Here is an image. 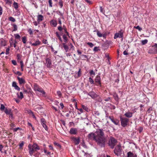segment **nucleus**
<instances>
[{
    "instance_id": "5fc2aeb1",
    "label": "nucleus",
    "mask_w": 157,
    "mask_h": 157,
    "mask_svg": "<svg viewBox=\"0 0 157 157\" xmlns=\"http://www.w3.org/2000/svg\"><path fill=\"white\" fill-rule=\"evenodd\" d=\"M17 86V85L16 82H13L12 83V86L14 88V87H16V86Z\"/></svg>"
},
{
    "instance_id": "4be33fe9",
    "label": "nucleus",
    "mask_w": 157,
    "mask_h": 157,
    "mask_svg": "<svg viewBox=\"0 0 157 157\" xmlns=\"http://www.w3.org/2000/svg\"><path fill=\"white\" fill-rule=\"evenodd\" d=\"M50 23L52 26L56 27L57 25V22L56 21L52 20L50 22Z\"/></svg>"
},
{
    "instance_id": "7c9ffc66",
    "label": "nucleus",
    "mask_w": 157,
    "mask_h": 157,
    "mask_svg": "<svg viewBox=\"0 0 157 157\" xmlns=\"http://www.w3.org/2000/svg\"><path fill=\"white\" fill-rule=\"evenodd\" d=\"M148 42V40L147 39L144 40H142L141 41L142 44L143 45H145Z\"/></svg>"
},
{
    "instance_id": "f257e3e1",
    "label": "nucleus",
    "mask_w": 157,
    "mask_h": 157,
    "mask_svg": "<svg viewBox=\"0 0 157 157\" xmlns=\"http://www.w3.org/2000/svg\"><path fill=\"white\" fill-rule=\"evenodd\" d=\"M87 137L89 140L95 141L97 144L101 147L105 146V138L103 130L98 129L94 133L91 132L89 134Z\"/></svg>"
},
{
    "instance_id": "f3484780",
    "label": "nucleus",
    "mask_w": 157,
    "mask_h": 157,
    "mask_svg": "<svg viewBox=\"0 0 157 157\" xmlns=\"http://www.w3.org/2000/svg\"><path fill=\"white\" fill-rule=\"evenodd\" d=\"M4 112L6 114L11 115V113L12 112L11 109H7V108H6Z\"/></svg>"
},
{
    "instance_id": "052dcab7",
    "label": "nucleus",
    "mask_w": 157,
    "mask_h": 157,
    "mask_svg": "<svg viewBox=\"0 0 157 157\" xmlns=\"http://www.w3.org/2000/svg\"><path fill=\"white\" fill-rule=\"evenodd\" d=\"M20 63L21 64V68H23V67L24 66L23 63L22 61H21Z\"/></svg>"
},
{
    "instance_id": "2f4dec72",
    "label": "nucleus",
    "mask_w": 157,
    "mask_h": 157,
    "mask_svg": "<svg viewBox=\"0 0 157 157\" xmlns=\"http://www.w3.org/2000/svg\"><path fill=\"white\" fill-rule=\"evenodd\" d=\"M9 19L10 21L13 22H14L16 21L15 19L12 17H9Z\"/></svg>"
},
{
    "instance_id": "7ed1b4c3",
    "label": "nucleus",
    "mask_w": 157,
    "mask_h": 157,
    "mask_svg": "<svg viewBox=\"0 0 157 157\" xmlns=\"http://www.w3.org/2000/svg\"><path fill=\"white\" fill-rule=\"evenodd\" d=\"M121 145L120 143L117 145L114 150V152L117 156L121 155L122 152Z\"/></svg>"
},
{
    "instance_id": "0eeeda50",
    "label": "nucleus",
    "mask_w": 157,
    "mask_h": 157,
    "mask_svg": "<svg viewBox=\"0 0 157 157\" xmlns=\"http://www.w3.org/2000/svg\"><path fill=\"white\" fill-rule=\"evenodd\" d=\"M95 84L97 86H101V77L99 75H97L96 76L95 80Z\"/></svg>"
},
{
    "instance_id": "4468645a",
    "label": "nucleus",
    "mask_w": 157,
    "mask_h": 157,
    "mask_svg": "<svg viewBox=\"0 0 157 157\" xmlns=\"http://www.w3.org/2000/svg\"><path fill=\"white\" fill-rule=\"evenodd\" d=\"M30 44L32 46H36L40 44V42L39 40H37L35 41V43H32L31 42Z\"/></svg>"
},
{
    "instance_id": "c03bdc74",
    "label": "nucleus",
    "mask_w": 157,
    "mask_h": 157,
    "mask_svg": "<svg viewBox=\"0 0 157 157\" xmlns=\"http://www.w3.org/2000/svg\"><path fill=\"white\" fill-rule=\"evenodd\" d=\"M97 98V100L98 101L100 102H101L102 101V100L101 97L99 96L98 95V97Z\"/></svg>"
},
{
    "instance_id": "ea45409f",
    "label": "nucleus",
    "mask_w": 157,
    "mask_h": 157,
    "mask_svg": "<svg viewBox=\"0 0 157 157\" xmlns=\"http://www.w3.org/2000/svg\"><path fill=\"white\" fill-rule=\"evenodd\" d=\"M59 5L60 6V8H62L63 5V2L62 1H59Z\"/></svg>"
},
{
    "instance_id": "ddd939ff",
    "label": "nucleus",
    "mask_w": 157,
    "mask_h": 157,
    "mask_svg": "<svg viewBox=\"0 0 157 157\" xmlns=\"http://www.w3.org/2000/svg\"><path fill=\"white\" fill-rule=\"evenodd\" d=\"M70 133L71 134L75 135L77 133V129L76 128H71L70 131Z\"/></svg>"
},
{
    "instance_id": "f704fd0d",
    "label": "nucleus",
    "mask_w": 157,
    "mask_h": 157,
    "mask_svg": "<svg viewBox=\"0 0 157 157\" xmlns=\"http://www.w3.org/2000/svg\"><path fill=\"white\" fill-rule=\"evenodd\" d=\"M89 81L90 82L91 84H94V81L92 78L91 77H90L89 79Z\"/></svg>"
},
{
    "instance_id": "58836bf2",
    "label": "nucleus",
    "mask_w": 157,
    "mask_h": 157,
    "mask_svg": "<svg viewBox=\"0 0 157 157\" xmlns=\"http://www.w3.org/2000/svg\"><path fill=\"white\" fill-rule=\"evenodd\" d=\"M57 93L59 98L61 97L62 94L60 91H58L57 92Z\"/></svg>"
},
{
    "instance_id": "3c124183",
    "label": "nucleus",
    "mask_w": 157,
    "mask_h": 157,
    "mask_svg": "<svg viewBox=\"0 0 157 157\" xmlns=\"http://www.w3.org/2000/svg\"><path fill=\"white\" fill-rule=\"evenodd\" d=\"M48 2H49V6L50 7H52V0H49Z\"/></svg>"
},
{
    "instance_id": "a19ab883",
    "label": "nucleus",
    "mask_w": 157,
    "mask_h": 157,
    "mask_svg": "<svg viewBox=\"0 0 157 157\" xmlns=\"http://www.w3.org/2000/svg\"><path fill=\"white\" fill-rule=\"evenodd\" d=\"M134 28L136 29H138L139 31H140L142 30V28H141L139 25H138L137 26H134Z\"/></svg>"
},
{
    "instance_id": "338daca9",
    "label": "nucleus",
    "mask_w": 157,
    "mask_h": 157,
    "mask_svg": "<svg viewBox=\"0 0 157 157\" xmlns=\"http://www.w3.org/2000/svg\"><path fill=\"white\" fill-rule=\"evenodd\" d=\"M19 129H20V128H19V127H17V128H13V131H14L16 132L17 130H19Z\"/></svg>"
},
{
    "instance_id": "e433bc0d",
    "label": "nucleus",
    "mask_w": 157,
    "mask_h": 157,
    "mask_svg": "<svg viewBox=\"0 0 157 157\" xmlns=\"http://www.w3.org/2000/svg\"><path fill=\"white\" fill-rule=\"evenodd\" d=\"M22 41L24 44H25L26 42V37L25 36L23 37L22 38Z\"/></svg>"
},
{
    "instance_id": "4c0bfd02",
    "label": "nucleus",
    "mask_w": 157,
    "mask_h": 157,
    "mask_svg": "<svg viewBox=\"0 0 157 157\" xmlns=\"http://www.w3.org/2000/svg\"><path fill=\"white\" fill-rule=\"evenodd\" d=\"M28 32L30 35H32L33 34V32L31 29H29L28 30Z\"/></svg>"
},
{
    "instance_id": "2eb2a0df",
    "label": "nucleus",
    "mask_w": 157,
    "mask_h": 157,
    "mask_svg": "<svg viewBox=\"0 0 157 157\" xmlns=\"http://www.w3.org/2000/svg\"><path fill=\"white\" fill-rule=\"evenodd\" d=\"M0 40V44L1 46H5L6 45V41L3 38H1Z\"/></svg>"
},
{
    "instance_id": "e2e57ef3",
    "label": "nucleus",
    "mask_w": 157,
    "mask_h": 157,
    "mask_svg": "<svg viewBox=\"0 0 157 157\" xmlns=\"http://www.w3.org/2000/svg\"><path fill=\"white\" fill-rule=\"evenodd\" d=\"M14 88L16 90H17L18 91H19L20 89V88L17 85L16 86V87H14Z\"/></svg>"
},
{
    "instance_id": "bb28decb",
    "label": "nucleus",
    "mask_w": 157,
    "mask_h": 157,
    "mask_svg": "<svg viewBox=\"0 0 157 157\" xmlns=\"http://www.w3.org/2000/svg\"><path fill=\"white\" fill-rule=\"evenodd\" d=\"M13 5L15 9L17 10L18 7V3L17 2H14L13 3Z\"/></svg>"
},
{
    "instance_id": "f03ea898",
    "label": "nucleus",
    "mask_w": 157,
    "mask_h": 157,
    "mask_svg": "<svg viewBox=\"0 0 157 157\" xmlns=\"http://www.w3.org/2000/svg\"><path fill=\"white\" fill-rule=\"evenodd\" d=\"M29 152V154L32 156L33 153L40 149L39 147L36 143H34L33 145L29 144L28 146Z\"/></svg>"
},
{
    "instance_id": "c9c22d12",
    "label": "nucleus",
    "mask_w": 157,
    "mask_h": 157,
    "mask_svg": "<svg viewBox=\"0 0 157 157\" xmlns=\"http://www.w3.org/2000/svg\"><path fill=\"white\" fill-rule=\"evenodd\" d=\"M63 38L64 40V42H66L67 40V38L66 36L64 34L63 35Z\"/></svg>"
},
{
    "instance_id": "6e6d98bb",
    "label": "nucleus",
    "mask_w": 157,
    "mask_h": 157,
    "mask_svg": "<svg viewBox=\"0 0 157 157\" xmlns=\"http://www.w3.org/2000/svg\"><path fill=\"white\" fill-rule=\"evenodd\" d=\"M2 8L1 6H0V15H2Z\"/></svg>"
},
{
    "instance_id": "a18cd8bd",
    "label": "nucleus",
    "mask_w": 157,
    "mask_h": 157,
    "mask_svg": "<svg viewBox=\"0 0 157 157\" xmlns=\"http://www.w3.org/2000/svg\"><path fill=\"white\" fill-rule=\"evenodd\" d=\"M89 73L90 75H93L94 76L95 75V73L93 70L90 71Z\"/></svg>"
},
{
    "instance_id": "6e6552de",
    "label": "nucleus",
    "mask_w": 157,
    "mask_h": 157,
    "mask_svg": "<svg viewBox=\"0 0 157 157\" xmlns=\"http://www.w3.org/2000/svg\"><path fill=\"white\" fill-rule=\"evenodd\" d=\"M41 124L42 126L44 128L46 131L48 130V128L46 125V121L44 119L42 118L40 120Z\"/></svg>"
},
{
    "instance_id": "c85d7f7f",
    "label": "nucleus",
    "mask_w": 157,
    "mask_h": 157,
    "mask_svg": "<svg viewBox=\"0 0 157 157\" xmlns=\"http://www.w3.org/2000/svg\"><path fill=\"white\" fill-rule=\"evenodd\" d=\"M14 36L16 39H20L21 38L20 36L18 34H14Z\"/></svg>"
},
{
    "instance_id": "0e129e2a",
    "label": "nucleus",
    "mask_w": 157,
    "mask_h": 157,
    "mask_svg": "<svg viewBox=\"0 0 157 157\" xmlns=\"http://www.w3.org/2000/svg\"><path fill=\"white\" fill-rule=\"evenodd\" d=\"M60 105L61 107V109H63L64 107V105L62 103H61L60 104Z\"/></svg>"
},
{
    "instance_id": "20e7f679",
    "label": "nucleus",
    "mask_w": 157,
    "mask_h": 157,
    "mask_svg": "<svg viewBox=\"0 0 157 157\" xmlns=\"http://www.w3.org/2000/svg\"><path fill=\"white\" fill-rule=\"evenodd\" d=\"M117 140L113 137H111L109 142V145L112 149H113L117 144Z\"/></svg>"
},
{
    "instance_id": "5701e85b",
    "label": "nucleus",
    "mask_w": 157,
    "mask_h": 157,
    "mask_svg": "<svg viewBox=\"0 0 157 157\" xmlns=\"http://www.w3.org/2000/svg\"><path fill=\"white\" fill-rule=\"evenodd\" d=\"M154 51H152V49H151L149 51V53H153L154 54H157V48H153Z\"/></svg>"
},
{
    "instance_id": "603ef678",
    "label": "nucleus",
    "mask_w": 157,
    "mask_h": 157,
    "mask_svg": "<svg viewBox=\"0 0 157 157\" xmlns=\"http://www.w3.org/2000/svg\"><path fill=\"white\" fill-rule=\"evenodd\" d=\"M100 12L102 13H104V11L102 6H100Z\"/></svg>"
},
{
    "instance_id": "c756f323",
    "label": "nucleus",
    "mask_w": 157,
    "mask_h": 157,
    "mask_svg": "<svg viewBox=\"0 0 157 157\" xmlns=\"http://www.w3.org/2000/svg\"><path fill=\"white\" fill-rule=\"evenodd\" d=\"M81 57L82 58V60H85V59L88 58L87 56L85 55H82Z\"/></svg>"
},
{
    "instance_id": "49530a36",
    "label": "nucleus",
    "mask_w": 157,
    "mask_h": 157,
    "mask_svg": "<svg viewBox=\"0 0 157 157\" xmlns=\"http://www.w3.org/2000/svg\"><path fill=\"white\" fill-rule=\"evenodd\" d=\"M5 108L4 105L3 104L1 105L0 109L1 110H3Z\"/></svg>"
},
{
    "instance_id": "b1692460",
    "label": "nucleus",
    "mask_w": 157,
    "mask_h": 157,
    "mask_svg": "<svg viewBox=\"0 0 157 157\" xmlns=\"http://www.w3.org/2000/svg\"><path fill=\"white\" fill-rule=\"evenodd\" d=\"M113 95L115 100L116 101H118L119 99V98L117 93L115 92L114 93Z\"/></svg>"
},
{
    "instance_id": "cd10ccee",
    "label": "nucleus",
    "mask_w": 157,
    "mask_h": 157,
    "mask_svg": "<svg viewBox=\"0 0 157 157\" xmlns=\"http://www.w3.org/2000/svg\"><path fill=\"white\" fill-rule=\"evenodd\" d=\"M56 33L57 36L58 37L59 40L62 42V40L61 37L59 35V33L58 32H56Z\"/></svg>"
},
{
    "instance_id": "69168bd1",
    "label": "nucleus",
    "mask_w": 157,
    "mask_h": 157,
    "mask_svg": "<svg viewBox=\"0 0 157 157\" xmlns=\"http://www.w3.org/2000/svg\"><path fill=\"white\" fill-rule=\"evenodd\" d=\"M54 144L55 145H56L59 147H60V144H58V143H56V142H55L54 143Z\"/></svg>"
},
{
    "instance_id": "9b49d317",
    "label": "nucleus",
    "mask_w": 157,
    "mask_h": 157,
    "mask_svg": "<svg viewBox=\"0 0 157 157\" xmlns=\"http://www.w3.org/2000/svg\"><path fill=\"white\" fill-rule=\"evenodd\" d=\"M72 140L75 145L78 144L80 142V138L79 137L76 138L73 137L72 138Z\"/></svg>"
},
{
    "instance_id": "09e8293b",
    "label": "nucleus",
    "mask_w": 157,
    "mask_h": 157,
    "mask_svg": "<svg viewBox=\"0 0 157 157\" xmlns=\"http://www.w3.org/2000/svg\"><path fill=\"white\" fill-rule=\"evenodd\" d=\"M21 90H22L23 92H24V93H28L27 90L26 89H25L24 88V87H22V88L21 89Z\"/></svg>"
},
{
    "instance_id": "13d9d810",
    "label": "nucleus",
    "mask_w": 157,
    "mask_h": 157,
    "mask_svg": "<svg viewBox=\"0 0 157 157\" xmlns=\"http://www.w3.org/2000/svg\"><path fill=\"white\" fill-rule=\"evenodd\" d=\"M3 148V146L2 145V144H0V151L1 152H2V149Z\"/></svg>"
},
{
    "instance_id": "4d7b16f0",
    "label": "nucleus",
    "mask_w": 157,
    "mask_h": 157,
    "mask_svg": "<svg viewBox=\"0 0 157 157\" xmlns=\"http://www.w3.org/2000/svg\"><path fill=\"white\" fill-rule=\"evenodd\" d=\"M5 1L6 4H11V2L10 0H5Z\"/></svg>"
},
{
    "instance_id": "8fccbe9b",
    "label": "nucleus",
    "mask_w": 157,
    "mask_h": 157,
    "mask_svg": "<svg viewBox=\"0 0 157 157\" xmlns=\"http://www.w3.org/2000/svg\"><path fill=\"white\" fill-rule=\"evenodd\" d=\"M84 157H90V154L86 153H84Z\"/></svg>"
},
{
    "instance_id": "f8f14e48",
    "label": "nucleus",
    "mask_w": 157,
    "mask_h": 157,
    "mask_svg": "<svg viewBox=\"0 0 157 157\" xmlns=\"http://www.w3.org/2000/svg\"><path fill=\"white\" fill-rule=\"evenodd\" d=\"M109 118L110 120L115 124L117 125L119 123V121L118 120L116 119H114L111 116H109Z\"/></svg>"
},
{
    "instance_id": "680f3d73",
    "label": "nucleus",
    "mask_w": 157,
    "mask_h": 157,
    "mask_svg": "<svg viewBox=\"0 0 157 157\" xmlns=\"http://www.w3.org/2000/svg\"><path fill=\"white\" fill-rule=\"evenodd\" d=\"M12 63L14 65H16L17 64V63H16V62L15 60H12Z\"/></svg>"
},
{
    "instance_id": "6ab92c4d",
    "label": "nucleus",
    "mask_w": 157,
    "mask_h": 157,
    "mask_svg": "<svg viewBox=\"0 0 157 157\" xmlns=\"http://www.w3.org/2000/svg\"><path fill=\"white\" fill-rule=\"evenodd\" d=\"M17 95L18 98H19L20 99H22L23 97V95L22 92H21L20 93H17Z\"/></svg>"
},
{
    "instance_id": "72a5a7b5",
    "label": "nucleus",
    "mask_w": 157,
    "mask_h": 157,
    "mask_svg": "<svg viewBox=\"0 0 157 157\" xmlns=\"http://www.w3.org/2000/svg\"><path fill=\"white\" fill-rule=\"evenodd\" d=\"M97 35L99 37H101L102 36V34H101L99 31H97Z\"/></svg>"
},
{
    "instance_id": "79ce46f5",
    "label": "nucleus",
    "mask_w": 157,
    "mask_h": 157,
    "mask_svg": "<svg viewBox=\"0 0 157 157\" xmlns=\"http://www.w3.org/2000/svg\"><path fill=\"white\" fill-rule=\"evenodd\" d=\"M87 44L91 48L93 47L94 46V45L91 42H87Z\"/></svg>"
},
{
    "instance_id": "9d476101",
    "label": "nucleus",
    "mask_w": 157,
    "mask_h": 157,
    "mask_svg": "<svg viewBox=\"0 0 157 157\" xmlns=\"http://www.w3.org/2000/svg\"><path fill=\"white\" fill-rule=\"evenodd\" d=\"M122 30L120 31L118 33H116L114 35V38L116 39L117 38H122L123 37V32Z\"/></svg>"
},
{
    "instance_id": "1a4fd4ad",
    "label": "nucleus",
    "mask_w": 157,
    "mask_h": 157,
    "mask_svg": "<svg viewBox=\"0 0 157 157\" xmlns=\"http://www.w3.org/2000/svg\"><path fill=\"white\" fill-rule=\"evenodd\" d=\"M87 94L93 99L97 98L98 97V95L93 91L90 92Z\"/></svg>"
},
{
    "instance_id": "774afa93",
    "label": "nucleus",
    "mask_w": 157,
    "mask_h": 157,
    "mask_svg": "<svg viewBox=\"0 0 157 157\" xmlns=\"http://www.w3.org/2000/svg\"><path fill=\"white\" fill-rule=\"evenodd\" d=\"M152 47H155L154 48H157V44L155 43L154 44V45L152 46Z\"/></svg>"
},
{
    "instance_id": "473e14b6",
    "label": "nucleus",
    "mask_w": 157,
    "mask_h": 157,
    "mask_svg": "<svg viewBox=\"0 0 157 157\" xmlns=\"http://www.w3.org/2000/svg\"><path fill=\"white\" fill-rule=\"evenodd\" d=\"M12 26H13L14 29H13V31H16L17 30V25L15 24H13L12 25Z\"/></svg>"
},
{
    "instance_id": "aec40b11",
    "label": "nucleus",
    "mask_w": 157,
    "mask_h": 157,
    "mask_svg": "<svg viewBox=\"0 0 157 157\" xmlns=\"http://www.w3.org/2000/svg\"><path fill=\"white\" fill-rule=\"evenodd\" d=\"M46 61L47 64V67H50L52 64L51 61L49 59L47 58L46 59Z\"/></svg>"
},
{
    "instance_id": "de8ad7c7",
    "label": "nucleus",
    "mask_w": 157,
    "mask_h": 157,
    "mask_svg": "<svg viewBox=\"0 0 157 157\" xmlns=\"http://www.w3.org/2000/svg\"><path fill=\"white\" fill-rule=\"evenodd\" d=\"M10 50V49L9 48H6V55H8L9 54V52Z\"/></svg>"
},
{
    "instance_id": "393cba45",
    "label": "nucleus",
    "mask_w": 157,
    "mask_h": 157,
    "mask_svg": "<svg viewBox=\"0 0 157 157\" xmlns=\"http://www.w3.org/2000/svg\"><path fill=\"white\" fill-rule=\"evenodd\" d=\"M63 46L66 52H67L68 50V46L65 43H63Z\"/></svg>"
},
{
    "instance_id": "412c9836",
    "label": "nucleus",
    "mask_w": 157,
    "mask_h": 157,
    "mask_svg": "<svg viewBox=\"0 0 157 157\" xmlns=\"http://www.w3.org/2000/svg\"><path fill=\"white\" fill-rule=\"evenodd\" d=\"M44 18L43 16L41 15H39L37 17V21L40 22L42 21Z\"/></svg>"
},
{
    "instance_id": "37998d69",
    "label": "nucleus",
    "mask_w": 157,
    "mask_h": 157,
    "mask_svg": "<svg viewBox=\"0 0 157 157\" xmlns=\"http://www.w3.org/2000/svg\"><path fill=\"white\" fill-rule=\"evenodd\" d=\"M82 108L84 109L86 111H88V108L86 106H85V105H82Z\"/></svg>"
},
{
    "instance_id": "bf43d9fd",
    "label": "nucleus",
    "mask_w": 157,
    "mask_h": 157,
    "mask_svg": "<svg viewBox=\"0 0 157 157\" xmlns=\"http://www.w3.org/2000/svg\"><path fill=\"white\" fill-rule=\"evenodd\" d=\"M24 143L23 142H22L21 144H19V147L20 148H21V147H22L24 145Z\"/></svg>"
},
{
    "instance_id": "a878e982",
    "label": "nucleus",
    "mask_w": 157,
    "mask_h": 157,
    "mask_svg": "<svg viewBox=\"0 0 157 157\" xmlns=\"http://www.w3.org/2000/svg\"><path fill=\"white\" fill-rule=\"evenodd\" d=\"M127 154L128 156L127 157H136V156L135 157L133 153L130 151L128 152Z\"/></svg>"
},
{
    "instance_id": "39448f33",
    "label": "nucleus",
    "mask_w": 157,
    "mask_h": 157,
    "mask_svg": "<svg viewBox=\"0 0 157 157\" xmlns=\"http://www.w3.org/2000/svg\"><path fill=\"white\" fill-rule=\"evenodd\" d=\"M120 121L121 125L123 127H125L127 125L129 120L126 118L121 117H120Z\"/></svg>"
},
{
    "instance_id": "a211bd4d",
    "label": "nucleus",
    "mask_w": 157,
    "mask_h": 157,
    "mask_svg": "<svg viewBox=\"0 0 157 157\" xmlns=\"http://www.w3.org/2000/svg\"><path fill=\"white\" fill-rule=\"evenodd\" d=\"M124 115L127 117L130 118L132 116V113L128 112H126L124 114Z\"/></svg>"
},
{
    "instance_id": "423d86ee",
    "label": "nucleus",
    "mask_w": 157,
    "mask_h": 157,
    "mask_svg": "<svg viewBox=\"0 0 157 157\" xmlns=\"http://www.w3.org/2000/svg\"><path fill=\"white\" fill-rule=\"evenodd\" d=\"M34 90L35 91H37L43 94H45V93L44 90L41 88L39 87L38 85L35 84L34 86Z\"/></svg>"
},
{
    "instance_id": "864d4df0",
    "label": "nucleus",
    "mask_w": 157,
    "mask_h": 157,
    "mask_svg": "<svg viewBox=\"0 0 157 157\" xmlns=\"http://www.w3.org/2000/svg\"><path fill=\"white\" fill-rule=\"evenodd\" d=\"M17 56L18 59H21V57L19 54H17Z\"/></svg>"
},
{
    "instance_id": "dca6fc26",
    "label": "nucleus",
    "mask_w": 157,
    "mask_h": 157,
    "mask_svg": "<svg viewBox=\"0 0 157 157\" xmlns=\"http://www.w3.org/2000/svg\"><path fill=\"white\" fill-rule=\"evenodd\" d=\"M17 79L20 84H24L25 83V81L22 78H21L18 77H17Z\"/></svg>"
}]
</instances>
